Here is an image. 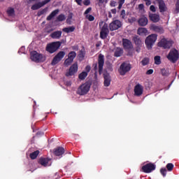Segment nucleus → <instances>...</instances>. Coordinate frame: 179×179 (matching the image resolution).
<instances>
[{
	"mask_svg": "<svg viewBox=\"0 0 179 179\" xmlns=\"http://www.w3.org/2000/svg\"><path fill=\"white\" fill-rule=\"evenodd\" d=\"M99 27L101 29V32H100L101 38H103V39L106 38L109 33L108 25L106 22L101 21L99 22Z\"/></svg>",
	"mask_w": 179,
	"mask_h": 179,
	"instance_id": "obj_1",
	"label": "nucleus"
},
{
	"mask_svg": "<svg viewBox=\"0 0 179 179\" xmlns=\"http://www.w3.org/2000/svg\"><path fill=\"white\" fill-rule=\"evenodd\" d=\"M59 47H61V42L57 41V42H52L50 43H48L46 45V51H48V52H50V54H54V52H55V51H57V50H58V48H59Z\"/></svg>",
	"mask_w": 179,
	"mask_h": 179,
	"instance_id": "obj_2",
	"label": "nucleus"
},
{
	"mask_svg": "<svg viewBox=\"0 0 179 179\" xmlns=\"http://www.w3.org/2000/svg\"><path fill=\"white\" fill-rule=\"evenodd\" d=\"M89 90H90V84L89 83H85L78 87L77 94H80V96H85V94L89 93Z\"/></svg>",
	"mask_w": 179,
	"mask_h": 179,
	"instance_id": "obj_3",
	"label": "nucleus"
},
{
	"mask_svg": "<svg viewBox=\"0 0 179 179\" xmlns=\"http://www.w3.org/2000/svg\"><path fill=\"white\" fill-rule=\"evenodd\" d=\"M157 40V35L152 34L150 36H148L146 38H145V45L146 47L148 48V50H150V48H152L153 44H155V43H156V41Z\"/></svg>",
	"mask_w": 179,
	"mask_h": 179,
	"instance_id": "obj_4",
	"label": "nucleus"
},
{
	"mask_svg": "<svg viewBox=\"0 0 179 179\" xmlns=\"http://www.w3.org/2000/svg\"><path fill=\"white\" fill-rule=\"evenodd\" d=\"M31 59L34 62H44L45 61V56L34 51L31 52Z\"/></svg>",
	"mask_w": 179,
	"mask_h": 179,
	"instance_id": "obj_5",
	"label": "nucleus"
},
{
	"mask_svg": "<svg viewBox=\"0 0 179 179\" xmlns=\"http://www.w3.org/2000/svg\"><path fill=\"white\" fill-rule=\"evenodd\" d=\"M167 58L171 62H176V61L178 59V51L176 49L171 50L168 55Z\"/></svg>",
	"mask_w": 179,
	"mask_h": 179,
	"instance_id": "obj_6",
	"label": "nucleus"
},
{
	"mask_svg": "<svg viewBox=\"0 0 179 179\" xmlns=\"http://www.w3.org/2000/svg\"><path fill=\"white\" fill-rule=\"evenodd\" d=\"M78 73V63H74L71 65L69 69V71L66 73V76H75V74Z\"/></svg>",
	"mask_w": 179,
	"mask_h": 179,
	"instance_id": "obj_7",
	"label": "nucleus"
},
{
	"mask_svg": "<svg viewBox=\"0 0 179 179\" xmlns=\"http://www.w3.org/2000/svg\"><path fill=\"white\" fill-rule=\"evenodd\" d=\"M159 47H162L163 48H170L173 45V42L171 40H167L166 38H162L158 43Z\"/></svg>",
	"mask_w": 179,
	"mask_h": 179,
	"instance_id": "obj_8",
	"label": "nucleus"
},
{
	"mask_svg": "<svg viewBox=\"0 0 179 179\" xmlns=\"http://www.w3.org/2000/svg\"><path fill=\"white\" fill-rule=\"evenodd\" d=\"M131 70V65L128 63H122L119 69V73L120 75L124 76L127 72Z\"/></svg>",
	"mask_w": 179,
	"mask_h": 179,
	"instance_id": "obj_9",
	"label": "nucleus"
},
{
	"mask_svg": "<svg viewBox=\"0 0 179 179\" xmlns=\"http://www.w3.org/2000/svg\"><path fill=\"white\" fill-rule=\"evenodd\" d=\"M75 58H76V52L74 51L70 52L68 55V58L64 61L65 66H69L71 62H73Z\"/></svg>",
	"mask_w": 179,
	"mask_h": 179,
	"instance_id": "obj_10",
	"label": "nucleus"
},
{
	"mask_svg": "<svg viewBox=\"0 0 179 179\" xmlns=\"http://www.w3.org/2000/svg\"><path fill=\"white\" fill-rule=\"evenodd\" d=\"M122 26V22H121V21L118 20H116L109 24V29L110 30H111V31H114V30H118V29H120V27H121Z\"/></svg>",
	"mask_w": 179,
	"mask_h": 179,
	"instance_id": "obj_11",
	"label": "nucleus"
},
{
	"mask_svg": "<svg viewBox=\"0 0 179 179\" xmlns=\"http://www.w3.org/2000/svg\"><path fill=\"white\" fill-rule=\"evenodd\" d=\"M64 57H65V52L64 51H61L59 52L57 55H56L52 61V65H57V64H58V62H59V61H61L62 59V58H64Z\"/></svg>",
	"mask_w": 179,
	"mask_h": 179,
	"instance_id": "obj_12",
	"label": "nucleus"
},
{
	"mask_svg": "<svg viewBox=\"0 0 179 179\" xmlns=\"http://www.w3.org/2000/svg\"><path fill=\"white\" fill-rule=\"evenodd\" d=\"M156 166L153 164H147L142 167V170L144 173H152L153 170H155Z\"/></svg>",
	"mask_w": 179,
	"mask_h": 179,
	"instance_id": "obj_13",
	"label": "nucleus"
},
{
	"mask_svg": "<svg viewBox=\"0 0 179 179\" xmlns=\"http://www.w3.org/2000/svg\"><path fill=\"white\" fill-rule=\"evenodd\" d=\"M99 72L101 74L103 66H104V55L100 54L98 58Z\"/></svg>",
	"mask_w": 179,
	"mask_h": 179,
	"instance_id": "obj_14",
	"label": "nucleus"
},
{
	"mask_svg": "<svg viewBox=\"0 0 179 179\" xmlns=\"http://www.w3.org/2000/svg\"><path fill=\"white\" fill-rule=\"evenodd\" d=\"M51 0H45L42 1L41 3H38L36 4H34L31 6L32 10H37V9H40L42 6H44V5H46V3H48Z\"/></svg>",
	"mask_w": 179,
	"mask_h": 179,
	"instance_id": "obj_15",
	"label": "nucleus"
},
{
	"mask_svg": "<svg viewBox=\"0 0 179 179\" xmlns=\"http://www.w3.org/2000/svg\"><path fill=\"white\" fill-rule=\"evenodd\" d=\"M148 16H149L150 20H151V22H153L154 23H157V22L160 20V15L157 14H153L152 13H149Z\"/></svg>",
	"mask_w": 179,
	"mask_h": 179,
	"instance_id": "obj_16",
	"label": "nucleus"
},
{
	"mask_svg": "<svg viewBox=\"0 0 179 179\" xmlns=\"http://www.w3.org/2000/svg\"><path fill=\"white\" fill-rule=\"evenodd\" d=\"M150 30H153L156 31V33H159L160 34H163L164 33V29L162 27L156 26L155 24H151L150 27Z\"/></svg>",
	"mask_w": 179,
	"mask_h": 179,
	"instance_id": "obj_17",
	"label": "nucleus"
},
{
	"mask_svg": "<svg viewBox=\"0 0 179 179\" xmlns=\"http://www.w3.org/2000/svg\"><path fill=\"white\" fill-rule=\"evenodd\" d=\"M103 78H104L103 85L104 86H106V87H108V86L111 85V77L110 76V74L108 73L103 74Z\"/></svg>",
	"mask_w": 179,
	"mask_h": 179,
	"instance_id": "obj_18",
	"label": "nucleus"
},
{
	"mask_svg": "<svg viewBox=\"0 0 179 179\" xmlns=\"http://www.w3.org/2000/svg\"><path fill=\"white\" fill-rule=\"evenodd\" d=\"M143 93V87L140 84H138L134 87V94L136 96H141Z\"/></svg>",
	"mask_w": 179,
	"mask_h": 179,
	"instance_id": "obj_19",
	"label": "nucleus"
},
{
	"mask_svg": "<svg viewBox=\"0 0 179 179\" xmlns=\"http://www.w3.org/2000/svg\"><path fill=\"white\" fill-rule=\"evenodd\" d=\"M154 3H159L160 12H164V10H166V4H164L163 0H155Z\"/></svg>",
	"mask_w": 179,
	"mask_h": 179,
	"instance_id": "obj_20",
	"label": "nucleus"
},
{
	"mask_svg": "<svg viewBox=\"0 0 179 179\" xmlns=\"http://www.w3.org/2000/svg\"><path fill=\"white\" fill-rule=\"evenodd\" d=\"M122 44L124 48L126 50H131V48H133L132 43L128 39H123Z\"/></svg>",
	"mask_w": 179,
	"mask_h": 179,
	"instance_id": "obj_21",
	"label": "nucleus"
},
{
	"mask_svg": "<svg viewBox=\"0 0 179 179\" xmlns=\"http://www.w3.org/2000/svg\"><path fill=\"white\" fill-rule=\"evenodd\" d=\"M39 163L40 164H41V166H43L44 167H47L51 165V163L50 162V159L48 158H41L39 159Z\"/></svg>",
	"mask_w": 179,
	"mask_h": 179,
	"instance_id": "obj_22",
	"label": "nucleus"
},
{
	"mask_svg": "<svg viewBox=\"0 0 179 179\" xmlns=\"http://www.w3.org/2000/svg\"><path fill=\"white\" fill-rule=\"evenodd\" d=\"M64 152L65 150H64V148L62 147H58L53 150V153L55 155V156H61L64 155Z\"/></svg>",
	"mask_w": 179,
	"mask_h": 179,
	"instance_id": "obj_23",
	"label": "nucleus"
},
{
	"mask_svg": "<svg viewBox=\"0 0 179 179\" xmlns=\"http://www.w3.org/2000/svg\"><path fill=\"white\" fill-rule=\"evenodd\" d=\"M149 20H148V17H145V15H143L138 20V24L140 26H146Z\"/></svg>",
	"mask_w": 179,
	"mask_h": 179,
	"instance_id": "obj_24",
	"label": "nucleus"
},
{
	"mask_svg": "<svg viewBox=\"0 0 179 179\" xmlns=\"http://www.w3.org/2000/svg\"><path fill=\"white\" fill-rule=\"evenodd\" d=\"M61 36H62V31H56L50 34V37L52 38H55L57 40L61 38Z\"/></svg>",
	"mask_w": 179,
	"mask_h": 179,
	"instance_id": "obj_25",
	"label": "nucleus"
},
{
	"mask_svg": "<svg viewBox=\"0 0 179 179\" xmlns=\"http://www.w3.org/2000/svg\"><path fill=\"white\" fill-rule=\"evenodd\" d=\"M137 34L139 36H147V34H149V32L146 28H138L137 31Z\"/></svg>",
	"mask_w": 179,
	"mask_h": 179,
	"instance_id": "obj_26",
	"label": "nucleus"
},
{
	"mask_svg": "<svg viewBox=\"0 0 179 179\" xmlns=\"http://www.w3.org/2000/svg\"><path fill=\"white\" fill-rule=\"evenodd\" d=\"M87 72L83 71L78 75V79H80V80H85L87 77Z\"/></svg>",
	"mask_w": 179,
	"mask_h": 179,
	"instance_id": "obj_27",
	"label": "nucleus"
},
{
	"mask_svg": "<svg viewBox=\"0 0 179 179\" xmlns=\"http://www.w3.org/2000/svg\"><path fill=\"white\" fill-rule=\"evenodd\" d=\"M63 31H64V33H72V31H75V27L72 26L64 28Z\"/></svg>",
	"mask_w": 179,
	"mask_h": 179,
	"instance_id": "obj_28",
	"label": "nucleus"
},
{
	"mask_svg": "<svg viewBox=\"0 0 179 179\" xmlns=\"http://www.w3.org/2000/svg\"><path fill=\"white\" fill-rule=\"evenodd\" d=\"M7 13L10 17H15V9L10 8L7 10Z\"/></svg>",
	"mask_w": 179,
	"mask_h": 179,
	"instance_id": "obj_29",
	"label": "nucleus"
},
{
	"mask_svg": "<svg viewBox=\"0 0 179 179\" xmlns=\"http://www.w3.org/2000/svg\"><path fill=\"white\" fill-rule=\"evenodd\" d=\"M58 12H59V10H55L52 11L51 13V14L48 16L47 20H51V19H52V17H54V16H56L57 15H58Z\"/></svg>",
	"mask_w": 179,
	"mask_h": 179,
	"instance_id": "obj_30",
	"label": "nucleus"
},
{
	"mask_svg": "<svg viewBox=\"0 0 179 179\" xmlns=\"http://www.w3.org/2000/svg\"><path fill=\"white\" fill-rule=\"evenodd\" d=\"M115 55L116 57H121L122 55V49L117 48L115 51Z\"/></svg>",
	"mask_w": 179,
	"mask_h": 179,
	"instance_id": "obj_31",
	"label": "nucleus"
},
{
	"mask_svg": "<svg viewBox=\"0 0 179 179\" xmlns=\"http://www.w3.org/2000/svg\"><path fill=\"white\" fill-rule=\"evenodd\" d=\"M39 153H40V151H38V150H36V151L32 152V153L30 155L31 159H32L33 160H34V159H36V158L38 156Z\"/></svg>",
	"mask_w": 179,
	"mask_h": 179,
	"instance_id": "obj_32",
	"label": "nucleus"
},
{
	"mask_svg": "<svg viewBox=\"0 0 179 179\" xmlns=\"http://www.w3.org/2000/svg\"><path fill=\"white\" fill-rule=\"evenodd\" d=\"M154 59L155 64H156V65H160L162 64V61L160 60V56H155Z\"/></svg>",
	"mask_w": 179,
	"mask_h": 179,
	"instance_id": "obj_33",
	"label": "nucleus"
},
{
	"mask_svg": "<svg viewBox=\"0 0 179 179\" xmlns=\"http://www.w3.org/2000/svg\"><path fill=\"white\" fill-rule=\"evenodd\" d=\"M141 64L143 66L148 65V64H149V58L145 57L144 59H143V60L141 61Z\"/></svg>",
	"mask_w": 179,
	"mask_h": 179,
	"instance_id": "obj_34",
	"label": "nucleus"
},
{
	"mask_svg": "<svg viewBox=\"0 0 179 179\" xmlns=\"http://www.w3.org/2000/svg\"><path fill=\"white\" fill-rule=\"evenodd\" d=\"M134 43L136 44H137V45H139V44H141L142 43V41H141V39L139 38H138V36H134L133 38Z\"/></svg>",
	"mask_w": 179,
	"mask_h": 179,
	"instance_id": "obj_35",
	"label": "nucleus"
},
{
	"mask_svg": "<svg viewBox=\"0 0 179 179\" xmlns=\"http://www.w3.org/2000/svg\"><path fill=\"white\" fill-rule=\"evenodd\" d=\"M162 73L163 76H169L170 75V71L169 70L163 69H162Z\"/></svg>",
	"mask_w": 179,
	"mask_h": 179,
	"instance_id": "obj_36",
	"label": "nucleus"
},
{
	"mask_svg": "<svg viewBox=\"0 0 179 179\" xmlns=\"http://www.w3.org/2000/svg\"><path fill=\"white\" fill-rule=\"evenodd\" d=\"M166 169H167L168 171H171V170H173V169H174V165L171 163H169L166 165Z\"/></svg>",
	"mask_w": 179,
	"mask_h": 179,
	"instance_id": "obj_37",
	"label": "nucleus"
},
{
	"mask_svg": "<svg viewBox=\"0 0 179 179\" xmlns=\"http://www.w3.org/2000/svg\"><path fill=\"white\" fill-rule=\"evenodd\" d=\"M65 19H66L65 15H64L62 14L59 15L57 17V20H59V22H64V20H65Z\"/></svg>",
	"mask_w": 179,
	"mask_h": 179,
	"instance_id": "obj_38",
	"label": "nucleus"
},
{
	"mask_svg": "<svg viewBox=\"0 0 179 179\" xmlns=\"http://www.w3.org/2000/svg\"><path fill=\"white\" fill-rule=\"evenodd\" d=\"M85 17L90 20V22H93L94 20V17L92 15H87Z\"/></svg>",
	"mask_w": 179,
	"mask_h": 179,
	"instance_id": "obj_39",
	"label": "nucleus"
},
{
	"mask_svg": "<svg viewBox=\"0 0 179 179\" xmlns=\"http://www.w3.org/2000/svg\"><path fill=\"white\" fill-rule=\"evenodd\" d=\"M160 173L164 177H166V173H167V170L166 169V168H162L160 170Z\"/></svg>",
	"mask_w": 179,
	"mask_h": 179,
	"instance_id": "obj_40",
	"label": "nucleus"
},
{
	"mask_svg": "<svg viewBox=\"0 0 179 179\" xmlns=\"http://www.w3.org/2000/svg\"><path fill=\"white\" fill-rule=\"evenodd\" d=\"M90 12H92V8H91V7L88 8L85 11L84 15H85V16H86L87 15H89V13H90Z\"/></svg>",
	"mask_w": 179,
	"mask_h": 179,
	"instance_id": "obj_41",
	"label": "nucleus"
},
{
	"mask_svg": "<svg viewBox=\"0 0 179 179\" xmlns=\"http://www.w3.org/2000/svg\"><path fill=\"white\" fill-rule=\"evenodd\" d=\"M176 13H179V0H178V1H177V3H176Z\"/></svg>",
	"mask_w": 179,
	"mask_h": 179,
	"instance_id": "obj_42",
	"label": "nucleus"
},
{
	"mask_svg": "<svg viewBox=\"0 0 179 179\" xmlns=\"http://www.w3.org/2000/svg\"><path fill=\"white\" fill-rule=\"evenodd\" d=\"M91 69L92 68L90 67V66H87L84 72H87V74H88L90 72Z\"/></svg>",
	"mask_w": 179,
	"mask_h": 179,
	"instance_id": "obj_43",
	"label": "nucleus"
},
{
	"mask_svg": "<svg viewBox=\"0 0 179 179\" xmlns=\"http://www.w3.org/2000/svg\"><path fill=\"white\" fill-rule=\"evenodd\" d=\"M150 10H151V12H156L157 8L155 6L152 5L150 7Z\"/></svg>",
	"mask_w": 179,
	"mask_h": 179,
	"instance_id": "obj_44",
	"label": "nucleus"
},
{
	"mask_svg": "<svg viewBox=\"0 0 179 179\" xmlns=\"http://www.w3.org/2000/svg\"><path fill=\"white\" fill-rule=\"evenodd\" d=\"M125 10H122V11H121V14H120V16H121V17L122 18V19H125Z\"/></svg>",
	"mask_w": 179,
	"mask_h": 179,
	"instance_id": "obj_45",
	"label": "nucleus"
},
{
	"mask_svg": "<svg viewBox=\"0 0 179 179\" xmlns=\"http://www.w3.org/2000/svg\"><path fill=\"white\" fill-rule=\"evenodd\" d=\"M83 3H84V5H85L86 6H87L90 5V0H85V1H83Z\"/></svg>",
	"mask_w": 179,
	"mask_h": 179,
	"instance_id": "obj_46",
	"label": "nucleus"
},
{
	"mask_svg": "<svg viewBox=\"0 0 179 179\" xmlns=\"http://www.w3.org/2000/svg\"><path fill=\"white\" fill-rule=\"evenodd\" d=\"M147 6L152 4V0H144Z\"/></svg>",
	"mask_w": 179,
	"mask_h": 179,
	"instance_id": "obj_47",
	"label": "nucleus"
},
{
	"mask_svg": "<svg viewBox=\"0 0 179 179\" xmlns=\"http://www.w3.org/2000/svg\"><path fill=\"white\" fill-rule=\"evenodd\" d=\"M143 8H145V6L143 5V3H141V4L138 5L139 10H143Z\"/></svg>",
	"mask_w": 179,
	"mask_h": 179,
	"instance_id": "obj_48",
	"label": "nucleus"
},
{
	"mask_svg": "<svg viewBox=\"0 0 179 179\" xmlns=\"http://www.w3.org/2000/svg\"><path fill=\"white\" fill-rule=\"evenodd\" d=\"M147 75H152L153 73V69H150L146 72Z\"/></svg>",
	"mask_w": 179,
	"mask_h": 179,
	"instance_id": "obj_49",
	"label": "nucleus"
},
{
	"mask_svg": "<svg viewBox=\"0 0 179 179\" xmlns=\"http://www.w3.org/2000/svg\"><path fill=\"white\" fill-rule=\"evenodd\" d=\"M124 2H125V0H120V2H119L120 6H122V5H124Z\"/></svg>",
	"mask_w": 179,
	"mask_h": 179,
	"instance_id": "obj_50",
	"label": "nucleus"
},
{
	"mask_svg": "<svg viewBox=\"0 0 179 179\" xmlns=\"http://www.w3.org/2000/svg\"><path fill=\"white\" fill-rule=\"evenodd\" d=\"M66 86H71L72 85V83L71 81H66L65 83Z\"/></svg>",
	"mask_w": 179,
	"mask_h": 179,
	"instance_id": "obj_51",
	"label": "nucleus"
},
{
	"mask_svg": "<svg viewBox=\"0 0 179 179\" xmlns=\"http://www.w3.org/2000/svg\"><path fill=\"white\" fill-rule=\"evenodd\" d=\"M76 2L78 3V5H82V0H76Z\"/></svg>",
	"mask_w": 179,
	"mask_h": 179,
	"instance_id": "obj_52",
	"label": "nucleus"
},
{
	"mask_svg": "<svg viewBox=\"0 0 179 179\" xmlns=\"http://www.w3.org/2000/svg\"><path fill=\"white\" fill-rule=\"evenodd\" d=\"M110 6H115V1H111L110 2Z\"/></svg>",
	"mask_w": 179,
	"mask_h": 179,
	"instance_id": "obj_53",
	"label": "nucleus"
},
{
	"mask_svg": "<svg viewBox=\"0 0 179 179\" xmlns=\"http://www.w3.org/2000/svg\"><path fill=\"white\" fill-rule=\"evenodd\" d=\"M106 0H99V5H101V3H104V1Z\"/></svg>",
	"mask_w": 179,
	"mask_h": 179,
	"instance_id": "obj_54",
	"label": "nucleus"
},
{
	"mask_svg": "<svg viewBox=\"0 0 179 179\" xmlns=\"http://www.w3.org/2000/svg\"><path fill=\"white\" fill-rule=\"evenodd\" d=\"M111 12H112V13L115 14V13H117V10L116 9H113L111 10Z\"/></svg>",
	"mask_w": 179,
	"mask_h": 179,
	"instance_id": "obj_55",
	"label": "nucleus"
},
{
	"mask_svg": "<svg viewBox=\"0 0 179 179\" xmlns=\"http://www.w3.org/2000/svg\"><path fill=\"white\" fill-rule=\"evenodd\" d=\"M20 51H22V52L24 51V47H22V48L20 49L19 52H20Z\"/></svg>",
	"mask_w": 179,
	"mask_h": 179,
	"instance_id": "obj_56",
	"label": "nucleus"
},
{
	"mask_svg": "<svg viewBox=\"0 0 179 179\" xmlns=\"http://www.w3.org/2000/svg\"><path fill=\"white\" fill-rule=\"evenodd\" d=\"M94 69H97V64H94Z\"/></svg>",
	"mask_w": 179,
	"mask_h": 179,
	"instance_id": "obj_57",
	"label": "nucleus"
},
{
	"mask_svg": "<svg viewBox=\"0 0 179 179\" xmlns=\"http://www.w3.org/2000/svg\"><path fill=\"white\" fill-rule=\"evenodd\" d=\"M96 47H100V43L96 44Z\"/></svg>",
	"mask_w": 179,
	"mask_h": 179,
	"instance_id": "obj_58",
	"label": "nucleus"
},
{
	"mask_svg": "<svg viewBox=\"0 0 179 179\" xmlns=\"http://www.w3.org/2000/svg\"><path fill=\"white\" fill-rule=\"evenodd\" d=\"M73 50H76V47H73Z\"/></svg>",
	"mask_w": 179,
	"mask_h": 179,
	"instance_id": "obj_59",
	"label": "nucleus"
},
{
	"mask_svg": "<svg viewBox=\"0 0 179 179\" xmlns=\"http://www.w3.org/2000/svg\"><path fill=\"white\" fill-rule=\"evenodd\" d=\"M122 6H120V4H119V8H122Z\"/></svg>",
	"mask_w": 179,
	"mask_h": 179,
	"instance_id": "obj_60",
	"label": "nucleus"
},
{
	"mask_svg": "<svg viewBox=\"0 0 179 179\" xmlns=\"http://www.w3.org/2000/svg\"><path fill=\"white\" fill-rule=\"evenodd\" d=\"M0 1H3V0H0Z\"/></svg>",
	"mask_w": 179,
	"mask_h": 179,
	"instance_id": "obj_61",
	"label": "nucleus"
}]
</instances>
